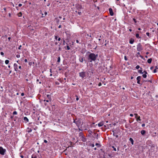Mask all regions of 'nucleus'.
<instances>
[{"label": "nucleus", "instance_id": "1", "mask_svg": "<svg viewBox=\"0 0 158 158\" xmlns=\"http://www.w3.org/2000/svg\"><path fill=\"white\" fill-rule=\"evenodd\" d=\"M88 53H89V55L87 59L89 61L92 62L93 61H95L98 57V55H96L94 53H90L89 52H87L86 54H87Z\"/></svg>", "mask_w": 158, "mask_h": 158}, {"label": "nucleus", "instance_id": "2", "mask_svg": "<svg viewBox=\"0 0 158 158\" xmlns=\"http://www.w3.org/2000/svg\"><path fill=\"white\" fill-rule=\"evenodd\" d=\"M73 122L75 123L78 128H81V126L83 124V122L82 119L80 118H76L75 119H74Z\"/></svg>", "mask_w": 158, "mask_h": 158}, {"label": "nucleus", "instance_id": "3", "mask_svg": "<svg viewBox=\"0 0 158 158\" xmlns=\"http://www.w3.org/2000/svg\"><path fill=\"white\" fill-rule=\"evenodd\" d=\"M112 132L113 135L117 138L119 135H120L121 133V131L119 129H113Z\"/></svg>", "mask_w": 158, "mask_h": 158}, {"label": "nucleus", "instance_id": "4", "mask_svg": "<svg viewBox=\"0 0 158 158\" xmlns=\"http://www.w3.org/2000/svg\"><path fill=\"white\" fill-rule=\"evenodd\" d=\"M79 136L80 137V139H81V140L84 142H85L87 140L86 138L84 137L83 133L82 132H80L79 133Z\"/></svg>", "mask_w": 158, "mask_h": 158}, {"label": "nucleus", "instance_id": "5", "mask_svg": "<svg viewBox=\"0 0 158 158\" xmlns=\"http://www.w3.org/2000/svg\"><path fill=\"white\" fill-rule=\"evenodd\" d=\"M143 49L142 46L140 43H139L137 45V51L140 52Z\"/></svg>", "mask_w": 158, "mask_h": 158}, {"label": "nucleus", "instance_id": "6", "mask_svg": "<svg viewBox=\"0 0 158 158\" xmlns=\"http://www.w3.org/2000/svg\"><path fill=\"white\" fill-rule=\"evenodd\" d=\"M6 151V149H4L2 147H0V154L1 155H4L5 154Z\"/></svg>", "mask_w": 158, "mask_h": 158}, {"label": "nucleus", "instance_id": "7", "mask_svg": "<svg viewBox=\"0 0 158 158\" xmlns=\"http://www.w3.org/2000/svg\"><path fill=\"white\" fill-rule=\"evenodd\" d=\"M79 76L82 78H84L86 76L85 72H82L79 73Z\"/></svg>", "mask_w": 158, "mask_h": 158}, {"label": "nucleus", "instance_id": "8", "mask_svg": "<svg viewBox=\"0 0 158 158\" xmlns=\"http://www.w3.org/2000/svg\"><path fill=\"white\" fill-rule=\"evenodd\" d=\"M79 60L80 62L81 63H83V61H84L86 62V60L84 57L83 56H80L79 58Z\"/></svg>", "mask_w": 158, "mask_h": 158}, {"label": "nucleus", "instance_id": "9", "mask_svg": "<svg viewBox=\"0 0 158 158\" xmlns=\"http://www.w3.org/2000/svg\"><path fill=\"white\" fill-rule=\"evenodd\" d=\"M76 8H77V9L79 11H80V9H81L83 8L82 6L79 4L77 5L76 6Z\"/></svg>", "mask_w": 158, "mask_h": 158}, {"label": "nucleus", "instance_id": "10", "mask_svg": "<svg viewBox=\"0 0 158 158\" xmlns=\"http://www.w3.org/2000/svg\"><path fill=\"white\" fill-rule=\"evenodd\" d=\"M141 77L140 76H138L137 78L136 79L137 80V83L138 84H140V80L141 79Z\"/></svg>", "mask_w": 158, "mask_h": 158}, {"label": "nucleus", "instance_id": "11", "mask_svg": "<svg viewBox=\"0 0 158 158\" xmlns=\"http://www.w3.org/2000/svg\"><path fill=\"white\" fill-rule=\"evenodd\" d=\"M14 69H15V71H17L18 70V64H17L16 63H15L14 64Z\"/></svg>", "mask_w": 158, "mask_h": 158}, {"label": "nucleus", "instance_id": "12", "mask_svg": "<svg viewBox=\"0 0 158 158\" xmlns=\"http://www.w3.org/2000/svg\"><path fill=\"white\" fill-rule=\"evenodd\" d=\"M109 13L110 15L113 16L114 15V13L112 9L111 8L109 9Z\"/></svg>", "mask_w": 158, "mask_h": 158}, {"label": "nucleus", "instance_id": "13", "mask_svg": "<svg viewBox=\"0 0 158 158\" xmlns=\"http://www.w3.org/2000/svg\"><path fill=\"white\" fill-rule=\"evenodd\" d=\"M23 121L24 122L27 123L28 122L29 120L27 117H25L23 118Z\"/></svg>", "mask_w": 158, "mask_h": 158}, {"label": "nucleus", "instance_id": "14", "mask_svg": "<svg viewBox=\"0 0 158 158\" xmlns=\"http://www.w3.org/2000/svg\"><path fill=\"white\" fill-rule=\"evenodd\" d=\"M134 40L133 39L131 38L129 40V43L131 44H132L134 43Z\"/></svg>", "mask_w": 158, "mask_h": 158}, {"label": "nucleus", "instance_id": "15", "mask_svg": "<svg viewBox=\"0 0 158 158\" xmlns=\"http://www.w3.org/2000/svg\"><path fill=\"white\" fill-rule=\"evenodd\" d=\"M47 97L48 98L49 100L50 101H51V99H52V98H51L52 96H51V95H50V94H47Z\"/></svg>", "mask_w": 158, "mask_h": 158}, {"label": "nucleus", "instance_id": "16", "mask_svg": "<svg viewBox=\"0 0 158 158\" xmlns=\"http://www.w3.org/2000/svg\"><path fill=\"white\" fill-rule=\"evenodd\" d=\"M103 125V122H101L98 124V127H100L102 126Z\"/></svg>", "mask_w": 158, "mask_h": 158}, {"label": "nucleus", "instance_id": "17", "mask_svg": "<svg viewBox=\"0 0 158 158\" xmlns=\"http://www.w3.org/2000/svg\"><path fill=\"white\" fill-rule=\"evenodd\" d=\"M152 59L151 58H150L148 59L147 60V62L149 64H151L152 62Z\"/></svg>", "mask_w": 158, "mask_h": 158}, {"label": "nucleus", "instance_id": "18", "mask_svg": "<svg viewBox=\"0 0 158 158\" xmlns=\"http://www.w3.org/2000/svg\"><path fill=\"white\" fill-rule=\"evenodd\" d=\"M129 140L131 141L132 144L133 145L134 144V140L132 138H130L129 139Z\"/></svg>", "mask_w": 158, "mask_h": 158}, {"label": "nucleus", "instance_id": "19", "mask_svg": "<svg viewBox=\"0 0 158 158\" xmlns=\"http://www.w3.org/2000/svg\"><path fill=\"white\" fill-rule=\"evenodd\" d=\"M88 132H89L88 134V136L91 137V135H92L91 133L92 132V131L89 130H88Z\"/></svg>", "mask_w": 158, "mask_h": 158}, {"label": "nucleus", "instance_id": "20", "mask_svg": "<svg viewBox=\"0 0 158 158\" xmlns=\"http://www.w3.org/2000/svg\"><path fill=\"white\" fill-rule=\"evenodd\" d=\"M95 123H93L91 126V127H96V126H97V124H96L95 125Z\"/></svg>", "mask_w": 158, "mask_h": 158}, {"label": "nucleus", "instance_id": "21", "mask_svg": "<svg viewBox=\"0 0 158 158\" xmlns=\"http://www.w3.org/2000/svg\"><path fill=\"white\" fill-rule=\"evenodd\" d=\"M141 133L142 135H143L145 133V131L144 130H142L141 131Z\"/></svg>", "mask_w": 158, "mask_h": 158}, {"label": "nucleus", "instance_id": "22", "mask_svg": "<svg viewBox=\"0 0 158 158\" xmlns=\"http://www.w3.org/2000/svg\"><path fill=\"white\" fill-rule=\"evenodd\" d=\"M135 35L137 38L139 39L141 38V37L139 36V35L138 33H136Z\"/></svg>", "mask_w": 158, "mask_h": 158}, {"label": "nucleus", "instance_id": "23", "mask_svg": "<svg viewBox=\"0 0 158 158\" xmlns=\"http://www.w3.org/2000/svg\"><path fill=\"white\" fill-rule=\"evenodd\" d=\"M136 120L138 121H140L141 120L140 119V117L139 116H138V117L136 118Z\"/></svg>", "mask_w": 158, "mask_h": 158}, {"label": "nucleus", "instance_id": "24", "mask_svg": "<svg viewBox=\"0 0 158 158\" xmlns=\"http://www.w3.org/2000/svg\"><path fill=\"white\" fill-rule=\"evenodd\" d=\"M32 131L31 129H27L26 130V131L29 133L31 132Z\"/></svg>", "mask_w": 158, "mask_h": 158}, {"label": "nucleus", "instance_id": "25", "mask_svg": "<svg viewBox=\"0 0 158 158\" xmlns=\"http://www.w3.org/2000/svg\"><path fill=\"white\" fill-rule=\"evenodd\" d=\"M9 60H6L5 61V63L6 64H8L9 63Z\"/></svg>", "mask_w": 158, "mask_h": 158}, {"label": "nucleus", "instance_id": "26", "mask_svg": "<svg viewBox=\"0 0 158 158\" xmlns=\"http://www.w3.org/2000/svg\"><path fill=\"white\" fill-rule=\"evenodd\" d=\"M138 72L139 73H141V74L143 73V72H142V70H139L138 71Z\"/></svg>", "mask_w": 158, "mask_h": 158}, {"label": "nucleus", "instance_id": "27", "mask_svg": "<svg viewBox=\"0 0 158 158\" xmlns=\"http://www.w3.org/2000/svg\"><path fill=\"white\" fill-rule=\"evenodd\" d=\"M29 127H30V126H33L34 125V123H31L29 124Z\"/></svg>", "mask_w": 158, "mask_h": 158}, {"label": "nucleus", "instance_id": "28", "mask_svg": "<svg viewBox=\"0 0 158 158\" xmlns=\"http://www.w3.org/2000/svg\"><path fill=\"white\" fill-rule=\"evenodd\" d=\"M31 158H37V157L35 155H32L31 156Z\"/></svg>", "mask_w": 158, "mask_h": 158}, {"label": "nucleus", "instance_id": "29", "mask_svg": "<svg viewBox=\"0 0 158 158\" xmlns=\"http://www.w3.org/2000/svg\"><path fill=\"white\" fill-rule=\"evenodd\" d=\"M143 77L144 78H146L147 77V75L146 74H143L142 75Z\"/></svg>", "mask_w": 158, "mask_h": 158}, {"label": "nucleus", "instance_id": "30", "mask_svg": "<svg viewBox=\"0 0 158 158\" xmlns=\"http://www.w3.org/2000/svg\"><path fill=\"white\" fill-rule=\"evenodd\" d=\"M60 56L58 57V59H57V62H60Z\"/></svg>", "mask_w": 158, "mask_h": 158}, {"label": "nucleus", "instance_id": "31", "mask_svg": "<svg viewBox=\"0 0 158 158\" xmlns=\"http://www.w3.org/2000/svg\"><path fill=\"white\" fill-rule=\"evenodd\" d=\"M143 82H146L147 81H149V82H152L151 81H150V80H143Z\"/></svg>", "mask_w": 158, "mask_h": 158}, {"label": "nucleus", "instance_id": "32", "mask_svg": "<svg viewBox=\"0 0 158 158\" xmlns=\"http://www.w3.org/2000/svg\"><path fill=\"white\" fill-rule=\"evenodd\" d=\"M22 15V13L21 12H20L18 14V16L19 17H21Z\"/></svg>", "mask_w": 158, "mask_h": 158}, {"label": "nucleus", "instance_id": "33", "mask_svg": "<svg viewBox=\"0 0 158 158\" xmlns=\"http://www.w3.org/2000/svg\"><path fill=\"white\" fill-rule=\"evenodd\" d=\"M17 114V113L16 111H14L13 113V115H15V114Z\"/></svg>", "mask_w": 158, "mask_h": 158}, {"label": "nucleus", "instance_id": "34", "mask_svg": "<svg viewBox=\"0 0 158 158\" xmlns=\"http://www.w3.org/2000/svg\"><path fill=\"white\" fill-rule=\"evenodd\" d=\"M134 115L135 116V118H136L138 117L139 116L138 115V114H137L135 113L134 114Z\"/></svg>", "mask_w": 158, "mask_h": 158}, {"label": "nucleus", "instance_id": "35", "mask_svg": "<svg viewBox=\"0 0 158 158\" xmlns=\"http://www.w3.org/2000/svg\"><path fill=\"white\" fill-rule=\"evenodd\" d=\"M140 68V66L139 65H137L136 66L135 68L137 69H138Z\"/></svg>", "mask_w": 158, "mask_h": 158}, {"label": "nucleus", "instance_id": "36", "mask_svg": "<svg viewBox=\"0 0 158 158\" xmlns=\"http://www.w3.org/2000/svg\"><path fill=\"white\" fill-rule=\"evenodd\" d=\"M95 145H96V146H98V147H100V145L99 143H96L95 144Z\"/></svg>", "mask_w": 158, "mask_h": 158}, {"label": "nucleus", "instance_id": "37", "mask_svg": "<svg viewBox=\"0 0 158 158\" xmlns=\"http://www.w3.org/2000/svg\"><path fill=\"white\" fill-rule=\"evenodd\" d=\"M76 42L77 43H79L80 44H81V42H80L78 40H76Z\"/></svg>", "mask_w": 158, "mask_h": 158}, {"label": "nucleus", "instance_id": "38", "mask_svg": "<svg viewBox=\"0 0 158 158\" xmlns=\"http://www.w3.org/2000/svg\"><path fill=\"white\" fill-rule=\"evenodd\" d=\"M143 72V73H145L144 74H146V75L147 74H148V73L145 70Z\"/></svg>", "mask_w": 158, "mask_h": 158}, {"label": "nucleus", "instance_id": "39", "mask_svg": "<svg viewBox=\"0 0 158 158\" xmlns=\"http://www.w3.org/2000/svg\"><path fill=\"white\" fill-rule=\"evenodd\" d=\"M67 48L68 50H69L70 49V47H69V46L67 45Z\"/></svg>", "mask_w": 158, "mask_h": 158}, {"label": "nucleus", "instance_id": "40", "mask_svg": "<svg viewBox=\"0 0 158 158\" xmlns=\"http://www.w3.org/2000/svg\"><path fill=\"white\" fill-rule=\"evenodd\" d=\"M16 56L17 58H19L20 57V55L19 54H17V55H16Z\"/></svg>", "mask_w": 158, "mask_h": 158}, {"label": "nucleus", "instance_id": "41", "mask_svg": "<svg viewBox=\"0 0 158 158\" xmlns=\"http://www.w3.org/2000/svg\"><path fill=\"white\" fill-rule=\"evenodd\" d=\"M77 13L80 15H81V12L78 11L77 12Z\"/></svg>", "mask_w": 158, "mask_h": 158}, {"label": "nucleus", "instance_id": "42", "mask_svg": "<svg viewBox=\"0 0 158 158\" xmlns=\"http://www.w3.org/2000/svg\"><path fill=\"white\" fill-rule=\"evenodd\" d=\"M146 35L148 36H149V35H150V33H149V32H147L146 33Z\"/></svg>", "mask_w": 158, "mask_h": 158}, {"label": "nucleus", "instance_id": "43", "mask_svg": "<svg viewBox=\"0 0 158 158\" xmlns=\"http://www.w3.org/2000/svg\"><path fill=\"white\" fill-rule=\"evenodd\" d=\"M112 148H113V150L114 151H116V148L114 146H112Z\"/></svg>", "mask_w": 158, "mask_h": 158}, {"label": "nucleus", "instance_id": "44", "mask_svg": "<svg viewBox=\"0 0 158 158\" xmlns=\"http://www.w3.org/2000/svg\"><path fill=\"white\" fill-rule=\"evenodd\" d=\"M133 20L134 21L135 23H136L137 22V21L136 20V19H135L134 18V19H133Z\"/></svg>", "mask_w": 158, "mask_h": 158}, {"label": "nucleus", "instance_id": "45", "mask_svg": "<svg viewBox=\"0 0 158 158\" xmlns=\"http://www.w3.org/2000/svg\"><path fill=\"white\" fill-rule=\"evenodd\" d=\"M0 53H1V54L2 56H4V53H3V52H1Z\"/></svg>", "mask_w": 158, "mask_h": 158}, {"label": "nucleus", "instance_id": "46", "mask_svg": "<svg viewBox=\"0 0 158 158\" xmlns=\"http://www.w3.org/2000/svg\"><path fill=\"white\" fill-rule=\"evenodd\" d=\"M55 84L56 85H59L60 83L59 82H58L57 81V82H55Z\"/></svg>", "mask_w": 158, "mask_h": 158}, {"label": "nucleus", "instance_id": "47", "mask_svg": "<svg viewBox=\"0 0 158 158\" xmlns=\"http://www.w3.org/2000/svg\"><path fill=\"white\" fill-rule=\"evenodd\" d=\"M55 39L56 40H57V38H58V37L57 36H56L55 35Z\"/></svg>", "mask_w": 158, "mask_h": 158}, {"label": "nucleus", "instance_id": "48", "mask_svg": "<svg viewBox=\"0 0 158 158\" xmlns=\"http://www.w3.org/2000/svg\"><path fill=\"white\" fill-rule=\"evenodd\" d=\"M22 47V45H20L19 46V47L18 48V49L19 50L21 49V48Z\"/></svg>", "mask_w": 158, "mask_h": 158}, {"label": "nucleus", "instance_id": "49", "mask_svg": "<svg viewBox=\"0 0 158 158\" xmlns=\"http://www.w3.org/2000/svg\"><path fill=\"white\" fill-rule=\"evenodd\" d=\"M124 59L125 60H127V59L126 56H124Z\"/></svg>", "mask_w": 158, "mask_h": 158}, {"label": "nucleus", "instance_id": "50", "mask_svg": "<svg viewBox=\"0 0 158 158\" xmlns=\"http://www.w3.org/2000/svg\"><path fill=\"white\" fill-rule=\"evenodd\" d=\"M90 146L92 147H94V144H91Z\"/></svg>", "mask_w": 158, "mask_h": 158}, {"label": "nucleus", "instance_id": "51", "mask_svg": "<svg viewBox=\"0 0 158 158\" xmlns=\"http://www.w3.org/2000/svg\"><path fill=\"white\" fill-rule=\"evenodd\" d=\"M156 69H154V70H153V73H156Z\"/></svg>", "mask_w": 158, "mask_h": 158}, {"label": "nucleus", "instance_id": "52", "mask_svg": "<svg viewBox=\"0 0 158 158\" xmlns=\"http://www.w3.org/2000/svg\"><path fill=\"white\" fill-rule=\"evenodd\" d=\"M102 85V83L101 82H99L98 84L99 86H100Z\"/></svg>", "mask_w": 158, "mask_h": 158}, {"label": "nucleus", "instance_id": "53", "mask_svg": "<svg viewBox=\"0 0 158 158\" xmlns=\"http://www.w3.org/2000/svg\"><path fill=\"white\" fill-rule=\"evenodd\" d=\"M18 6L19 7H21V6H22V4H21V3H19V4Z\"/></svg>", "mask_w": 158, "mask_h": 158}, {"label": "nucleus", "instance_id": "54", "mask_svg": "<svg viewBox=\"0 0 158 158\" xmlns=\"http://www.w3.org/2000/svg\"><path fill=\"white\" fill-rule=\"evenodd\" d=\"M39 79H37L36 80V83L37 84L38 83V82H39Z\"/></svg>", "mask_w": 158, "mask_h": 158}, {"label": "nucleus", "instance_id": "55", "mask_svg": "<svg viewBox=\"0 0 158 158\" xmlns=\"http://www.w3.org/2000/svg\"><path fill=\"white\" fill-rule=\"evenodd\" d=\"M24 94L23 93H22L21 94V95L22 96H24Z\"/></svg>", "mask_w": 158, "mask_h": 158}, {"label": "nucleus", "instance_id": "56", "mask_svg": "<svg viewBox=\"0 0 158 158\" xmlns=\"http://www.w3.org/2000/svg\"><path fill=\"white\" fill-rule=\"evenodd\" d=\"M85 51H84L83 50H82V51L81 52V53L82 54H84L85 53Z\"/></svg>", "mask_w": 158, "mask_h": 158}, {"label": "nucleus", "instance_id": "57", "mask_svg": "<svg viewBox=\"0 0 158 158\" xmlns=\"http://www.w3.org/2000/svg\"><path fill=\"white\" fill-rule=\"evenodd\" d=\"M24 61L25 62H27V59H25V60H24Z\"/></svg>", "mask_w": 158, "mask_h": 158}, {"label": "nucleus", "instance_id": "58", "mask_svg": "<svg viewBox=\"0 0 158 158\" xmlns=\"http://www.w3.org/2000/svg\"><path fill=\"white\" fill-rule=\"evenodd\" d=\"M32 64V62H30L29 63V64L30 65H31Z\"/></svg>", "mask_w": 158, "mask_h": 158}, {"label": "nucleus", "instance_id": "59", "mask_svg": "<svg viewBox=\"0 0 158 158\" xmlns=\"http://www.w3.org/2000/svg\"><path fill=\"white\" fill-rule=\"evenodd\" d=\"M44 142L45 143H47L48 141L46 140H44Z\"/></svg>", "mask_w": 158, "mask_h": 158}, {"label": "nucleus", "instance_id": "60", "mask_svg": "<svg viewBox=\"0 0 158 158\" xmlns=\"http://www.w3.org/2000/svg\"><path fill=\"white\" fill-rule=\"evenodd\" d=\"M44 101H46L47 102H49V101L48 100H44Z\"/></svg>", "mask_w": 158, "mask_h": 158}, {"label": "nucleus", "instance_id": "61", "mask_svg": "<svg viewBox=\"0 0 158 158\" xmlns=\"http://www.w3.org/2000/svg\"><path fill=\"white\" fill-rule=\"evenodd\" d=\"M153 68H154V67H153V66H152L150 68V69L151 70H152L153 69Z\"/></svg>", "mask_w": 158, "mask_h": 158}, {"label": "nucleus", "instance_id": "62", "mask_svg": "<svg viewBox=\"0 0 158 158\" xmlns=\"http://www.w3.org/2000/svg\"><path fill=\"white\" fill-rule=\"evenodd\" d=\"M130 116L131 117H132L133 116V115L132 114H130Z\"/></svg>", "mask_w": 158, "mask_h": 158}, {"label": "nucleus", "instance_id": "63", "mask_svg": "<svg viewBox=\"0 0 158 158\" xmlns=\"http://www.w3.org/2000/svg\"><path fill=\"white\" fill-rule=\"evenodd\" d=\"M57 40H58V41H60V40L61 39L60 38H59L58 39H57Z\"/></svg>", "mask_w": 158, "mask_h": 158}, {"label": "nucleus", "instance_id": "64", "mask_svg": "<svg viewBox=\"0 0 158 158\" xmlns=\"http://www.w3.org/2000/svg\"><path fill=\"white\" fill-rule=\"evenodd\" d=\"M158 69L157 66H156L155 67V69Z\"/></svg>", "mask_w": 158, "mask_h": 158}]
</instances>
